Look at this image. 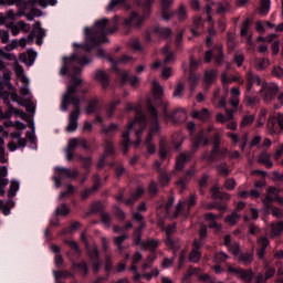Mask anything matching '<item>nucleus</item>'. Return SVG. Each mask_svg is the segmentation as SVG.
Instances as JSON below:
<instances>
[{
  "instance_id": "obj_34",
  "label": "nucleus",
  "mask_w": 283,
  "mask_h": 283,
  "mask_svg": "<svg viewBox=\"0 0 283 283\" xmlns=\"http://www.w3.org/2000/svg\"><path fill=\"white\" fill-rule=\"evenodd\" d=\"M95 80L99 81L103 87H107V85H109V76H107V73H105V71H97L95 74Z\"/></svg>"
},
{
  "instance_id": "obj_54",
  "label": "nucleus",
  "mask_w": 283,
  "mask_h": 283,
  "mask_svg": "<svg viewBox=\"0 0 283 283\" xmlns=\"http://www.w3.org/2000/svg\"><path fill=\"white\" fill-rule=\"evenodd\" d=\"M178 21H185L187 19V8L180 6L176 12Z\"/></svg>"
},
{
  "instance_id": "obj_7",
  "label": "nucleus",
  "mask_w": 283,
  "mask_h": 283,
  "mask_svg": "<svg viewBox=\"0 0 283 283\" xmlns=\"http://www.w3.org/2000/svg\"><path fill=\"white\" fill-rule=\"evenodd\" d=\"M277 92H280V86H277V84H269L266 82L261 84L260 94L264 103H271L272 101H275Z\"/></svg>"
},
{
  "instance_id": "obj_44",
  "label": "nucleus",
  "mask_w": 283,
  "mask_h": 283,
  "mask_svg": "<svg viewBox=\"0 0 283 283\" xmlns=\"http://www.w3.org/2000/svg\"><path fill=\"white\" fill-rule=\"evenodd\" d=\"M216 169L220 176L227 177L229 174H231V170H229V165L226 161L217 165Z\"/></svg>"
},
{
  "instance_id": "obj_24",
  "label": "nucleus",
  "mask_w": 283,
  "mask_h": 283,
  "mask_svg": "<svg viewBox=\"0 0 283 283\" xmlns=\"http://www.w3.org/2000/svg\"><path fill=\"white\" fill-rule=\"evenodd\" d=\"M254 70L258 72H263V70H266L269 65H271V61L266 57H258L254 60Z\"/></svg>"
},
{
  "instance_id": "obj_20",
  "label": "nucleus",
  "mask_w": 283,
  "mask_h": 283,
  "mask_svg": "<svg viewBox=\"0 0 283 283\" xmlns=\"http://www.w3.org/2000/svg\"><path fill=\"white\" fill-rule=\"evenodd\" d=\"M167 120H171L172 123H185V120H187V112L184 108L177 109L170 113V117Z\"/></svg>"
},
{
  "instance_id": "obj_11",
  "label": "nucleus",
  "mask_w": 283,
  "mask_h": 283,
  "mask_svg": "<svg viewBox=\"0 0 283 283\" xmlns=\"http://www.w3.org/2000/svg\"><path fill=\"white\" fill-rule=\"evenodd\" d=\"M268 128L270 129V134H282L283 114L276 113V116H270L268 119Z\"/></svg>"
},
{
  "instance_id": "obj_60",
  "label": "nucleus",
  "mask_w": 283,
  "mask_h": 283,
  "mask_svg": "<svg viewBox=\"0 0 283 283\" xmlns=\"http://www.w3.org/2000/svg\"><path fill=\"white\" fill-rule=\"evenodd\" d=\"M161 108H163L164 116H165L166 120H169V118H171V113H169V103L163 101Z\"/></svg>"
},
{
  "instance_id": "obj_55",
  "label": "nucleus",
  "mask_w": 283,
  "mask_h": 283,
  "mask_svg": "<svg viewBox=\"0 0 283 283\" xmlns=\"http://www.w3.org/2000/svg\"><path fill=\"white\" fill-rule=\"evenodd\" d=\"M226 260H229V255L224 252H218L214 254V262L217 264H222Z\"/></svg>"
},
{
  "instance_id": "obj_13",
  "label": "nucleus",
  "mask_w": 283,
  "mask_h": 283,
  "mask_svg": "<svg viewBox=\"0 0 283 283\" xmlns=\"http://www.w3.org/2000/svg\"><path fill=\"white\" fill-rule=\"evenodd\" d=\"M205 242L202 241H193V248L189 253L188 260L189 262H192L193 264H198L202 258V252H200V249H202V245Z\"/></svg>"
},
{
  "instance_id": "obj_49",
  "label": "nucleus",
  "mask_w": 283,
  "mask_h": 283,
  "mask_svg": "<svg viewBox=\"0 0 283 283\" xmlns=\"http://www.w3.org/2000/svg\"><path fill=\"white\" fill-rule=\"evenodd\" d=\"M240 214H238L237 212H232L230 216L226 217V222H228V224H231L232 227H235V224L240 222Z\"/></svg>"
},
{
  "instance_id": "obj_1",
  "label": "nucleus",
  "mask_w": 283,
  "mask_h": 283,
  "mask_svg": "<svg viewBox=\"0 0 283 283\" xmlns=\"http://www.w3.org/2000/svg\"><path fill=\"white\" fill-rule=\"evenodd\" d=\"M83 83V80L78 77H72L71 84L67 86L66 92L62 96L61 111L67 112V107L73 105V109L69 115V125L66 132L72 133L78 129V117L81 116V98L76 96V90L78 85Z\"/></svg>"
},
{
  "instance_id": "obj_8",
  "label": "nucleus",
  "mask_w": 283,
  "mask_h": 283,
  "mask_svg": "<svg viewBox=\"0 0 283 283\" xmlns=\"http://www.w3.org/2000/svg\"><path fill=\"white\" fill-rule=\"evenodd\" d=\"M54 171L55 176L53 180L57 189L61 188V180H65V178H76L78 176V170L76 169L71 170L70 168L55 167Z\"/></svg>"
},
{
  "instance_id": "obj_52",
  "label": "nucleus",
  "mask_w": 283,
  "mask_h": 283,
  "mask_svg": "<svg viewBox=\"0 0 283 283\" xmlns=\"http://www.w3.org/2000/svg\"><path fill=\"white\" fill-rule=\"evenodd\" d=\"M143 229H145V222L140 223V227L138 229L135 230L134 232V243L135 244H142L140 240H142V235H140V231H143Z\"/></svg>"
},
{
  "instance_id": "obj_3",
  "label": "nucleus",
  "mask_w": 283,
  "mask_h": 283,
  "mask_svg": "<svg viewBox=\"0 0 283 283\" xmlns=\"http://www.w3.org/2000/svg\"><path fill=\"white\" fill-rule=\"evenodd\" d=\"M200 145L207 147L209 145V136L205 134V130H201L195 138L191 139V146L189 151L181 153L176 159V169L177 171H182L185 169V164L187 160L193 158V154L200 149Z\"/></svg>"
},
{
  "instance_id": "obj_15",
  "label": "nucleus",
  "mask_w": 283,
  "mask_h": 283,
  "mask_svg": "<svg viewBox=\"0 0 283 283\" xmlns=\"http://www.w3.org/2000/svg\"><path fill=\"white\" fill-rule=\"evenodd\" d=\"M34 38H36V44L42 45L43 39L45 38V30L41 28V23H35L33 32H31L28 36L29 41H34Z\"/></svg>"
},
{
  "instance_id": "obj_25",
  "label": "nucleus",
  "mask_w": 283,
  "mask_h": 283,
  "mask_svg": "<svg viewBox=\"0 0 283 283\" xmlns=\"http://www.w3.org/2000/svg\"><path fill=\"white\" fill-rule=\"evenodd\" d=\"M283 231V220L275 223H271L270 238H280Z\"/></svg>"
},
{
  "instance_id": "obj_12",
  "label": "nucleus",
  "mask_w": 283,
  "mask_h": 283,
  "mask_svg": "<svg viewBox=\"0 0 283 283\" xmlns=\"http://www.w3.org/2000/svg\"><path fill=\"white\" fill-rule=\"evenodd\" d=\"M220 143H222V136L220 135V133H216L212 139L213 147L211 149V155H209V153H203L201 156L202 160L213 163L214 156L218 154V149H220Z\"/></svg>"
},
{
  "instance_id": "obj_23",
  "label": "nucleus",
  "mask_w": 283,
  "mask_h": 283,
  "mask_svg": "<svg viewBox=\"0 0 283 283\" xmlns=\"http://www.w3.org/2000/svg\"><path fill=\"white\" fill-rule=\"evenodd\" d=\"M216 78H218L217 70L205 71V82L207 85V90H209L211 87V85H213V83H216Z\"/></svg>"
},
{
  "instance_id": "obj_35",
  "label": "nucleus",
  "mask_w": 283,
  "mask_h": 283,
  "mask_svg": "<svg viewBox=\"0 0 283 283\" xmlns=\"http://www.w3.org/2000/svg\"><path fill=\"white\" fill-rule=\"evenodd\" d=\"M127 81H129L132 87H136L139 83L138 76H129L127 72L122 73V83H127Z\"/></svg>"
},
{
  "instance_id": "obj_22",
  "label": "nucleus",
  "mask_w": 283,
  "mask_h": 283,
  "mask_svg": "<svg viewBox=\"0 0 283 283\" xmlns=\"http://www.w3.org/2000/svg\"><path fill=\"white\" fill-rule=\"evenodd\" d=\"M217 218H220V216H216L211 212H208L205 214V220H206V222H209V228L216 229V231H221L222 224L216 222Z\"/></svg>"
},
{
  "instance_id": "obj_59",
  "label": "nucleus",
  "mask_w": 283,
  "mask_h": 283,
  "mask_svg": "<svg viewBox=\"0 0 283 283\" xmlns=\"http://www.w3.org/2000/svg\"><path fill=\"white\" fill-rule=\"evenodd\" d=\"M161 51L164 54H166L165 63H172L174 53H169V45L164 46Z\"/></svg>"
},
{
  "instance_id": "obj_47",
  "label": "nucleus",
  "mask_w": 283,
  "mask_h": 283,
  "mask_svg": "<svg viewBox=\"0 0 283 283\" xmlns=\"http://www.w3.org/2000/svg\"><path fill=\"white\" fill-rule=\"evenodd\" d=\"M255 123V115H244L241 119L240 127H249Z\"/></svg>"
},
{
  "instance_id": "obj_50",
  "label": "nucleus",
  "mask_w": 283,
  "mask_h": 283,
  "mask_svg": "<svg viewBox=\"0 0 283 283\" xmlns=\"http://www.w3.org/2000/svg\"><path fill=\"white\" fill-rule=\"evenodd\" d=\"M249 28H251V20L247 18L241 24V30H240L241 36H247V34L249 33Z\"/></svg>"
},
{
  "instance_id": "obj_57",
  "label": "nucleus",
  "mask_w": 283,
  "mask_h": 283,
  "mask_svg": "<svg viewBox=\"0 0 283 283\" xmlns=\"http://www.w3.org/2000/svg\"><path fill=\"white\" fill-rule=\"evenodd\" d=\"M18 17H23V14L22 13L17 14L14 13V10H9L4 13L6 21H17Z\"/></svg>"
},
{
  "instance_id": "obj_19",
  "label": "nucleus",
  "mask_w": 283,
  "mask_h": 283,
  "mask_svg": "<svg viewBox=\"0 0 283 283\" xmlns=\"http://www.w3.org/2000/svg\"><path fill=\"white\" fill-rule=\"evenodd\" d=\"M19 59L21 63H24L25 65H34V61H36V52L28 50L27 53H21Z\"/></svg>"
},
{
  "instance_id": "obj_21",
  "label": "nucleus",
  "mask_w": 283,
  "mask_h": 283,
  "mask_svg": "<svg viewBox=\"0 0 283 283\" xmlns=\"http://www.w3.org/2000/svg\"><path fill=\"white\" fill-rule=\"evenodd\" d=\"M192 118H197L198 120H201L202 123H207L209 118H211V112L208 111V108H202L201 111L193 109L191 112Z\"/></svg>"
},
{
  "instance_id": "obj_51",
  "label": "nucleus",
  "mask_w": 283,
  "mask_h": 283,
  "mask_svg": "<svg viewBox=\"0 0 283 283\" xmlns=\"http://www.w3.org/2000/svg\"><path fill=\"white\" fill-rule=\"evenodd\" d=\"M214 54L216 55V62L221 65L222 61H224V53L222 52V45H218L214 49Z\"/></svg>"
},
{
  "instance_id": "obj_32",
  "label": "nucleus",
  "mask_w": 283,
  "mask_h": 283,
  "mask_svg": "<svg viewBox=\"0 0 283 283\" xmlns=\"http://www.w3.org/2000/svg\"><path fill=\"white\" fill-rule=\"evenodd\" d=\"M98 105H101V101L98 98L91 99L85 107L86 114H94L98 112Z\"/></svg>"
},
{
  "instance_id": "obj_29",
  "label": "nucleus",
  "mask_w": 283,
  "mask_h": 283,
  "mask_svg": "<svg viewBox=\"0 0 283 283\" xmlns=\"http://www.w3.org/2000/svg\"><path fill=\"white\" fill-rule=\"evenodd\" d=\"M128 239H129V234H122L113 239V243L117 248L118 253H123V251H125V247L123 245V242Z\"/></svg>"
},
{
  "instance_id": "obj_18",
  "label": "nucleus",
  "mask_w": 283,
  "mask_h": 283,
  "mask_svg": "<svg viewBox=\"0 0 283 283\" xmlns=\"http://www.w3.org/2000/svg\"><path fill=\"white\" fill-rule=\"evenodd\" d=\"M143 17L136 12H132L129 18H126L124 21L125 28H140L143 25Z\"/></svg>"
},
{
  "instance_id": "obj_6",
  "label": "nucleus",
  "mask_w": 283,
  "mask_h": 283,
  "mask_svg": "<svg viewBox=\"0 0 283 283\" xmlns=\"http://www.w3.org/2000/svg\"><path fill=\"white\" fill-rule=\"evenodd\" d=\"M148 113L150 114L155 126L149 130L145 143L148 154H156V146L151 144V138H154V136H156V134H158V132L160 130V127L158 125V111L153 105H149Z\"/></svg>"
},
{
  "instance_id": "obj_41",
  "label": "nucleus",
  "mask_w": 283,
  "mask_h": 283,
  "mask_svg": "<svg viewBox=\"0 0 283 283\" xmlns=\"http://www.w3.org/2000/svg\"><path fill=\"white\" fill-rule=\"evenodd\" d=\"M142 249H149L150 251H156L158 249V240L150 239L140 243Z\"/></svg>"
},
{
  "instance_id": "obj_30",
  "label": "nucleus",
  "mask_w": 283,
  "mask_h": 283,
  "mask_svg": "<svg viewBox=\"0 0 283 283\" xmlns=\"http://www.w3.org/2000/svg\"><path fill=\"white\" fill-rule=\"evenodd\" d=\"M20 105L25 107L29 114H34L36 112V104L32 101V98L21 99Z\"/></svg>"
},
{
  "instance_id": "obj_10",
  "label": "nucleus",
  "mask_w": 283,
  "mask_h": 283,
  "mask_svg": "<svg viewBox=\"0 0 283 283\" xmlns=\"http://www.w3.org/2000/svg\"><path fill=\"white\" fill-rule=\"evenodd\" d=\"M228 273H231V275H238L239 280L245 283L253 282V270H244L242 268H233L231 265L228 266Z\"/></svg>"
},
{
  "instance_id": "obj_64",
  "label": "nucleus",
  "mask_w": 283,
  "mask_h": 283,
  "mask_svg": "<svg viewBox=\"0 0 283 283\" xmlns=\"http://www.w3.org/2000/svg\"><path fill=\"white\" fill-rule=\"evenodd\" d=\"M272 74L276 78H283V69L281 66H274L272 70Z\"/></svg>"
},
{
  "instance_id": "obj_40",
  "label": "nucleus",
  "mask_w": 283,
  "mask_h": 283,
  "mask_svg": "<svg viewBox=\"0 0 283 283\" xmlns=\"http://www.w3.org/2000/svg\"><path fill=\"white\" fill-rule=\"evenodd\" d=\"M17 191H19V181L11 180L10 187H9V190H8L9 200H12V198H14V196H17Z\"/></svg>"
},
{
  "instance_id": "obj_46",
  "label": "nucleus",
  "mask_w": 283,
  "mask_h": 283,
  "mask_svg": "<svg viewBox=\"0 0 283 283\" xmlns=\"http://www.w3.org/2000/svg\"><path fill=\"white\" fill-rule=\"evenodd\" d=\"M21 82L23 83V85L21 86L20 92L22 96H28L30 94V80L28 78V76H23L21 78Z\"/></svg>"
},
{
  "instance_id": "obj_33",
  "label": "nucleus",
  "mask_w": 283,
  "mask_h": 283,
  "mask_svg": "<svg viewBox=\"0 0 283 283\" xmlns=\"http://www.w3.org/2000/svg\"><path fill=\"white\" fill-rule=\"evenodd\" d=\"M17 142H18V146H17V143L14 142H10L7 145L9 151H17L18 147H25L28 145V140L23 137H20L19 139H17Z\"/></svg>"
},
{
  "instance_id": "obj_31",
  "label": "nucleus",
  "mask_w": 283,
  "mask_h": 283,
  "mask_svg": "<svg viewBox=\"0 0 283 283\" xmlns=\"http://www.w3.org/2000/svg\"><path fill=\"white\" fill-rule=\"evenodd\" d=\"M155 32L159 39H169L172 34V31L167 27H156Z\"/></svg>"
},
{
  "instance_id": "obj_58",
  "label": "nucleus",
  "mask_w": 283,
  "mask_h": 283,
  "mask_svg": "<svg viewBox=\"0 0 283 283\" xmlns=\"http://www.w3.org/2000/svg\"><path fill=\"white\" fill-rule=\"evenodd\" d=\"M228 251L232 253V255H240V243L238 242H232L230 247H228Z\"/></svg>"
},
{
  "instance_id": "obj_39",
  "label": "nucleus",
  "mask_w": 283,
  "mask_h": 283,
  "mask_svg": "<svg viewBox=\"0 0 283 283\" xmlns=\"http://www.w3.org/2000/svg\"><path fill=\"white\" fill-rule=\"evenodd\" d=\"M116 150L114 149V143L112 140H104V156H114Z\"/></svg>"
},
{
  "instance_id": "obj_63",
  "label": "nucleus",
  "mask_w": 283,
  "mask_h": 283,
  "mask_svg": "<svg viewBox=\"0 0 283 283\" xmlns=\"http://www.w3.org/2000/svg\"><path fill=\"white\" fill-rule=\"evenodd\" d=\"M8 163V154H6V147L0 146V164L6 165Z\"/></svg>"
},
{
  "instance_id": "obj_16",
  "label": "nucleus",
  "mask_w": 283,
  "mask_h": 283,
  "mask_svg": "<svg viewBox=\"0 0 283 283\" xmlns=\"http://www.w3.org/2000/svg\"><path fill=\"white\" fill-rule=\"evenodd\" d=\"M87 253L93 266V271L98 273V271H101V258L98 256V248L93 247L91 250H88Z\"/></svg>"
},
{
  "instance_id": "obj_27",
  "label": "nucleus",
  "mask_w": 283,
  "mask_h": 283,
  "mask_svg": "<svg viewBox=\"0 0 283 283\" xmlns=\"http://www.w3.org/2000/svg\"><path fill=\"white\" fill-rule=\"evenodd\" d=\"M118 129H120L118 124L113 123L108 127L102 124V134L105 136H114V134H117Z\"/></svg>"
},
{
  "instance_id": "obj_53",
  "label": "nucleus",
  "mask_w": 283,
  "mask_h": 283,
  "mask_svg": "<svg viewBox=\"0 0 283 283\" xmlns=\"http://www.w3.org/2000/svg\"><path fill=\"white\" fill-rule=\"evenodd\" d=\"M153 91L155 96H163V94H165L163 86L160 83H158V81H153Z\"/></svg>"
},
{
  "instance_id": "obj_4",
  "label": "nucleus",
  "mask_w": 283,
  "mask_h": 283,
  "mask_svg": "<svg viewBox=\"0 0 283 283\" xmlns=\"http://www.w3.org/2000/svg\"><path fill=\"white\" fill-rule=\"evenodd\" d=\"M230 94V105L232 109L224 107V114L217 113L216 115V120L221 125L233 120V116L235 112H238V107L240 106V87H232Z\"/></svg>"
},
{
  "instance_id": "obj_14",
  "label": "nucleus",
  "mask_w": 283,
  "mask_h": 283,
  "mask_svg": "<svg viewBox=\"0 0 283 283\" xmlns=\"http://www.w3.org/2000/svg\"><path fill=\"white\" fill-rule=\"evenodd\" d=\"M247 78V92H251L253 90V85H261L262 86V77L255 73H253V71L249 70L247 72L245 75Z\"/></svg>"
},
{
  "instance_id": "obj_45",
  "label": "nucleus",
  "mask_w": 283,
  "mask_h": 283,
  "mask_svg": "<svg viewBox=\"0 0 283 283\" xmlns=\"http://www.w3.org/2000/svg\"><path fill=\"white\" fill-rule=\"evenodd\" d=\"M190 92H196V87H198V83L200 82V75L191 73L189 78Z\"/></svg>"
},
{
  "instance_id": "obj_61",
  "label": "nucleus",
  "mask_w": 283,
  "mask_h": 283,
  "mask_svg": "<svg viewBox=\"0 0 283 283\" xmlns=\"http://www.w3.org/2000/svg\"><path fill=\"white\" fill-rule=\"evenodd\" d=\"M73 266H75L76 269H78L80 271H82L83 275H87L88 273V269H87V262L85 261H81L80 263H75L73 264Z\"/></svg>"
},
{
  "instance_id": "obj_62",
  "label": "nucleus",
  "mask_w": 283,
  "mask_h": 283,
  "mask_svg": "<svg viewBox=\"0 0 283 283\" xmlns=\"http://www.w3.org/2000/svg\"><path fill=\"white\" fill-rule=\"evenodd\" d=\"M268 193L274 199L277 200L280 198V189L275 187L268 188Z\"/></svg>"
},
{
  "instance_id": "obj_5",
  "label": "nucleus",
  "mask_w": 283,
  "mask_h": 283,
  "mask_svg": "<svg viewBox=\"0 0 283 283\" xmlns=\"http://www.w3.org/2000/svg\"><path fill=\"white\" fill-rule=\"evenodd\" d=\"M108 23H109V20H107V18L98 20L95 23L93 32L95 34L94 41L96 45H99V43H107L109 41L107 40V34H114L116 32V28L109 29L107 27Z\"/></svg>"
},
{
  "instance_id": "obj_36",
  "label": "nucleus",
  "mask_w": 283,
  "mask_h": 283,
  "mask_svg": "<svg viewBox=\"0 0 283 283\" xmlns=\"http://www.w3.org/2000/svg\"><path fill=\"white\" fill-rule=\"evenodd\" d=\"M107 61L112 63V67H116L117 65H120V63H129V61H132V56L124 55L122 59L114 61V57H112V55H107Z\"/></svg>"
},
{
  "instance_id": "obj_37",
  "label": "nucleus",
  "mask_w": 283,
  "mask_h": 283,
  "mask_svg": "<svg viewBox=\"0 0 283 283\" xmlns=\"http://www.w3.org/2000/svg\"><path fill=\"white\" fill-rule=\"evenodd\" d=\"M271 10V0H261L259 12L262 17H266Z\"/></svg>"
},
{
  "instance_id": "obj_43",
  "label": "nucleus",
  "mask_w": 283,
  "mask_h": 283,
  "mask_svg": "<svg viewBox=\"0 0 283 283\" xmlns=\"http://www.w3.org/2000/svg\"><path fill=\"white\" fill-rule=\"evenodd\" d=\"M182 94H185V83L178 82L174 88L172 96L174 98H182Z\"/></svg>"
},
{
  "instance_id": "obj_17",
  "label": "nucleus",
  "mask_w": 283,
  "mask_h": 283,
  "mask_svg": "<svg viewBox=\"0 0 283 283\" xmlns=\"http://www.w3.org/2000/svg\"><path fill=\"white\" fill-rule=\"evenodd\" d=\"M166 232V247H169L170 249H180V243L174 241V239L171 238L172 233H176V226L175 224H170L165 229Z\"/></svg>"
},
{
  "instance_id": "obj_26",
  "label": "nucleus",
  "mask_w": 283,
  "mask_h": 283,
  "mask_svg": "<svg viewBox=\"0 0 283 283\" xmlns=\"http://www.w3.org/2000/svg\"><path fill=\"white\" fill-rule=\"evenodd\" d=\"M76 61V55L64 59V66L61 69V74L65 75L67 72H72V67Z\"/></svg>"
},
{
  "instance_id": "obj_2",
  "label": "nucleus",
  "mask_w": 283,
  "mask_h": 283,
  "mask_svg": "<svg viewBox=\"0 0 283 283\" xmlns=\"http://www.w3.org/2000/svg\"><path fill=\"white\" fill-rule=\"evenodd\" d=\"M126 112H137V115L133 122H129L127 126V130L122 135L123 136V151L124 154H127V149L129 147V132L132 129L135 130V134L137 136V145L140 143V135L145 130V127H147V115H145L143 112H140V106L138 104H135L133 106L132 103H126Z\"/></svg>"
},
{
  "instance_id": "obj_42",
  "label": "nucleus",
  "mask_w": 283,
  "mask_h": 283,
  "mask_svg": "<svg viewBox=\"0 0 283 283\" xmlns=\"http://www.w3.org/2000/svg\"><path fill=\"white\" fill-rule=\"evenodd\" d=\"M253 262V253H242L239 255V263L249 266Z\"/></svg>"
},
{
  "instance_id": "obj_56",
  "label": "nucleus",
  "mask_w": 283,
  "mask_h": 283,
  "mask_svg": "<svg viewBox=\"0 0 283 283\" xmlns=\"http://www.w3.org/2000/svg\"><path fill=\"white\" fill-rule=\"evenodd\" d=\"M56 216H69L70 214V208H67V205L62 203L60 207L55 210Z\"/></svg>"
},
{
  "instance_id": "obj_48",
  "label": "nucleus",
  "mask_w": 283,
  "mask_h": 283,
  "mask_svg": "<svg viewBox=\"0 0 283 283\" xmlns=\"http://www.w3.org/2000/svg\"><path fill=\"white\" fill-rule=\"evenodd\" d=\"M231 10V4L229 2H219L217 4V14H226Z\"/></svg>"
},
{
  "instance_id": "obj_28",
  "label": "nucleus",
  "mask_w": 283,
  "mask_h": 283,
  "mask_svg": "<svg viewBox=\"0 0 283 283\" xmlns=\"http://www.w3.org/2000/svg\"><path fill=\"white\" fill-rule=\"evenodd\" d=\"M258 163H260V165H264L266 169H273V161H271L269 153H262L259 155Z\"/></svg>"
},
{
  "instance_id": "obj_9",
  "label": "nucleus",
  "mask_w": 283,
  "mask_h": 283,
  "mask_svg": "<svg viewBox=\"0 0 283 283\" xmlns=\"http://www.w3.org/2000/svg\"><path fill=\"white\" fill-rule=\"evenodd\" d=\"M191 207H196V195L191 193L188 200L179 201L177 203V208L175 211V218L179 216H189V211H191Z\"/></svg>"
},
{
  "instance_id": "obj_38",
  "label": "nucleus",
  "mask_w": 283,
  "mask_h": 283,
  "mask_svg": "<svg viewBox=\"0 0 283 283\" xmlns=\"http://www.w3.org/2000/svg\"><path fill=\"white\" fill-rule=\"evenodd\" d=\"M172 3H174V0H161L163 19H165V21H169V19H171V15L169 13H167V9Z\"/></svg>"
}]
</instances>
